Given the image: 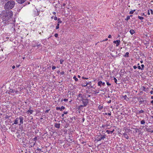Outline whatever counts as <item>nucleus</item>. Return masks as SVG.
Listing matches in <instances>:
<instances>
[{
    "label": "nucleus",
    "mask_w": 153,
    "mask_h": 153,
    "mask_svg": "<svg viewBox=\"0 0 153 153\" xmlns=\"http://www.w3.org/2000/svg\"><path fill=\"white\" fill-rule=\"evenodd\" d=\"M13 15V12L11 11H3L1 13V16L3 21H7L11 18Z\"/></svg>",
    "instance_id": "1"
},
{
    "label": "nucleus",
    "mask_w": 153,
    "mask_h": 153,
    "mask_svg": "<svg viewBox=\"0 0 153 153\" xmlns=\"http://www.w3.org/2000/svg\"><path fill=\"white\" fill-rule=\"evenodd\" d=\"M15 4V3L14 1H8L6 3L4 6V8L7 10L11 9L14 7Z\"/></svg>",
    "instance_id": "2"
},
{
    "label": "nucleus",
    "mask_w": 153,
    "mask_h": 153,
    "mask_svg": "<svg viewBox=\"0 0 153 153\" xmlns=\"http://www.w3.org/2000/svg\"><path fill=\"white\" fill-rule=\"evenodd\" d=\"M140 56L141 55L140 51L137 48H134V56H135L134 58L137 59H138Z\"/></svg>",
    "instance_id": "3"
},
{
    "label": "nucleus",
    "mask_w": 153,
    "mask_h": 153,
    "mask_svg": "<svg viewBox=\"0 0 153 153\" xmlns=\"http://www.w3.org/2000/svg\"><path fill=\"white\" fill-rule=\"evenodd\" d=\"M85 97V96L84 94H83L81 93L79 94L77 97V99L80 101L83 100Z\"/></svg>",
    "instance_id": "4"
},
{
    "label": "nucleus",
    "mask_w": 153,
    "mask_h": 153,
    "mask_svg": "<svg viewBox=\"0 0 153 153\" xmlns=\"http://www.w3.org/2000/svg\"><path fill=\"white\" fill-rule=\"evenodd\" d=\"M84 107L86 106L88 103V100L87 98L84 99L83 100H82Z\"/></svg>",
    "instance_id": "5"
},
{
    "label": "nucleus",
    "mask_w": 153,
    "mask_h": 153,
    "mask_svg": "<svg viewBox=\"0 0 153 153\" xmlns=\"http://www.w3.org/2000/svg\"><path fill=\"white\" fill-rule=\"evenodd\" d=\"M105 137V135H102L99 136L97 138V140L98 141H100L102 140H104Z\"/></svg>",
    "instance_id": "6"
},
{
    "label": "nucleus",
    "mask_w": 153,
    "mask_h": 153,
    "mask_svg": "<svg viewBox=\"0 0 153 153\" xmlns=\"http://www.w3.org/2000/svg\"><path fill=\"white\" fill-rule=\"evenodd\" d=\"M135 133H137V134H139L141 133V130L140 129L137 128H134V132Z\"/></svg>",
    "instance_id": "7"
},
{
    "label": "nucleus",
    "mask_w": 153,
    "mask_h": 153,
    "mask_svg": "<svg viewBox=\"0 0 153 153\" xmlns=\"http://www.w3.org/2000/svg\"><path fill=\"white\" fill-rule=\"evenodd\" d=\"M134 112H135L136 113V116H137V115H138L139 114H140V113H143L144 112V111L143 110H140V111L137 110V111H134Z\"/></svg>",
    "instance_id": "8"
},
{
    "label": "nucleus",
    "mask_w": 153,
    "mask_h": 153,
    "mask_svg": "<svg viewBox=\"0 0 153 153\" xmlns=\"http://www.w3.org/2000/svg\"><path fill=\"white\" fill-rule=\"evenodd\" d=\"M138 100L140 103V104H144V102H146V100H143V99L142 98H140Z\"/></svg>",
    "instance_id": "9"
},
{
    "label": "nucleus",
    "mask_w": 153,
    "mask_h": 153,
    "mask_svg": "<svg viewBox=\"0 0 153 153\" xmlns=\"http://www.w3.org/2000/svg\"><path fill=\"white\" fill-rule=\"evenodd\" d=\"M31 107L29 108V109L26 112V113L27 114H28L29 115H30L32 114L33 113V110H31L30 109Z\"/></svg>",
    "instance_id": "10"
},
{
    "label": "nucleus",
    "mask_w": 153,
    "mask_h": 153,
    "mask_svg": "<svg viewBox=\"0 0 153 153\" xmlns=\"http://www.w3.org/2000/svg\"><path fill=\"white\" fill-rule=\"evenodd\" d=\"M120 41V40H117L116 41H114L113 42V43L114 44H116V46H118L119 45Z\"/></svg>",
    "instance_id": "11"
},
{
    "label": "nucleus",
    "mask_w": 153,
    "mask_h": 153,
    "mask_svg": "<svg viewBox=\"0 0 153 153\" xmlns=\"http://www.w3.org/2000/svg\"><path fill=\"white\" fill-rule=\"evenodd\" d=\"M16 1L19 4H22L24 3L26 0H16Z\"/></svg>",
    "instance_id": "12"
},
{
    "label": "nucleus",
    "mask_w": 153,
    "mask_h": 153,
    "mask_svg": "<svg viewBox=\"0 0 153 153\" xmlns=\"http://www.w3.org/2000/svg\"><path fill=\"white\" fill-rule=\"evenodd\" d=\"M19 120V118H16L15 120L14 121V123L12 124V125H13L14 124H18V121Z\"/></svg>",
    "instance_id": "13"
},
{
    "label": "nucleus",
    "mask_w": 153,
    "mask_h": 153,
    "mask_svg": "<svg viewBox=\"0 0 153 153\" xmlns=\"http://www.w3.org/2000/svg\"><path fill=\"white\" fill-rule=\"evenodd\" d=\"M20 120V123L21 124H22L23 123V120H24L23 117H20L19 118Z\"/></svg>",
    "instance_id": "14"
},
{
    "label": "nucleus",
    "mask_w": 153,
    "mask_h": 153,
    "mask_svg": "<svg viewBox=\"0 0 153 153\" xmlns=\"http://www.w3.org/2000/svg\"><path fill=\"white\" fill-rule=\"evenodd\" d=\"M60 124L56 123L55 124V127L57 128H60Z\"/></svg>",
    "instance_id": "15"
},
{
    "label": "nucleus",
    "mask_w": 153,
    "mask_h": 153,
    "mask_svg": "<svg viewBox=\"0 0 153 153\" xmlns=\"http://www.w3.org/2000/svg\"><path fill=\"white\" fill-rule=\"evenodd\" d=\"M114 131V129H113L112 131H110L109 130H107L106 132H107L108 134H109L110 133H112Z\"/></svg>",
    "instance_id": "16"
},
{
    "label": "nucleus",
    "mask_w": 153,
    "mask_h": 153,
    "mask_svg": "<svg viewBox=\"0 0 153 153\" xmlns=\"http://www.w3.org/2000/svg\"><path fill=\"white\" fill-rule=\"evenodd\" d=\"M88 85H91V82H86V85H83V86L85 87L86 86Z\"/></svg>",
    "instance_id": "17"
},
{
    "label": "nucleus",
    "mask_w": 153,
    "mask_h": 153,
    "mask_svg": "<svg viewBox=\"0 0 153 153\" xmlns=\"http://www.w3.org/2000/svg\"><path fill=\"white\" fill-rule=\"evenodd\" d=\"M15 92H16L15 91L12 89H10L9 91V92L11 93H13Z\"/></svg>",
    "instance_id": "18"
},
{
    "label": "nucleus",
    "mask_w": 153,
    "mask_h": 153,
    "mask_svg": "<svg viewBox=\"0 0 153 153\" xmlns=\"http://www.w3.org/2000/svg\"><path fill=\"white\" fill-rule=\"evenodd\" d=\"M102 82L101 81H99L98 82V85L99 86H101V84H102Z\"/></svg>",
    "instance_id": "19"
},
{
    "label": "nucleus",
    "mask_w": 153,
    "mask_h": 153,
    "mask_svg": "<svg viewBox=\"0 0 153 153\" xmlns=\"http://www.w3.org/2000/svg\"><path fill=\"white\" fill-rule=\"evenodd\" d=\"M130 32L131 34H133L134 33V30L132 29L130 31Z\"/></svg>",
    "instance_id": "20"
},
{
    "label": "nucleus",
    "mask_w": 153,
    "mask_h": 153,
    "mask_svg": "<svg viewBox=\"0 0 153 153\" xmlns=\"http://www.w3.org/2000/svg\"><path fill=\"white\" fill-rule=\"evenodd\" d=\"M129 53L128 52H126L124 55V56L126 57H128V54Z\"/></svg>",
    "instance_id": "21"
},
{
    "label": "nucleus",
    "mask_w": 153,
    "mask_h": 153,
    "mask_svg": "<svg viewBox=\"0 0 153 153\" xmlns=\"http://www.w3.org/2000/svg\"><path fill=\"white\" fill-rule=\"evenodd\" d=\"M140 123L141 124H144L145 123V121L144 120H143L140 122Z\"/></svg>",
    "instance_id": "22"
},
{
    "label": "nucleus",
    "mask_w": 153,
    "mask_h": 153,
    "mask_svg": "<svg viewBox=\"0 0 153 153\" xmlns=\"http://www.w3.org/2000/svg\"><path fill=\"white\" fill-rule=\"evenodd\" d=\"M138 18L140 20H143V19H144V18L143 17H142V16H138Z\"/></svg>",
    "instance_id": "23"
},
{
    "label": "nucleus",
    "mask_w": 153,
    "mask_h": 153,
    "mask_svg": "<svg viewBox=\"0 0 153 153\" xmlns=\"http://www.w3.org/2000/svg\"><path fill=\"white\" fill-rule=\"evenodd\" d=\"M65 108V107L63 106H62L61 107H60V110L61 111H62V110L63 109H64Z\"/></svg>",
    "instance_id": "24"
},
{
    "label": "nucleus",
    "mask_w": 153,
    "mask_h": 153,
    "mask_svg": "<svg viewBox=\"0 0 153 153\" xmlns=\"http://www.w3.org/2000/svg\"><path fill=\"white\" fill-rule=\"evenodd\" d=\"M73 79H74L76 81H77L78 80V79L76 78V77L75 76L73 77Z\"/></svg>",
    "instance_id": "25"
},
{
    "label": "nucleus",
    "mask_w": 153,
    "mask_h": 153,
    "mask_svg": "<svg viewBox=\"0 0 153 153\" xmlns=\"http://www.w3.org/2000/svg\"><path fill=\"white\" fill-rule=\"evenodd\" d=\"M58 24H59L62 23V21L60 20L59 19H58Z\"/></svg>",
    "instance_id": "26"
},
{
    "label": "nucleus",
    "mask_w": 153,
    "mask_h": 153,
    "mask_svg": "<svg viewBox=\"0 0 153 153\" xmlns=\"http://www.w3.org/2000/svg\"><path fill=\"white\" fill-rule=\"evenodd\" d=\"M59 24H58L57 26L56 27V29L57 30V29H58L59 28Z\"/></svg>",
    "instance_id": "27"
},
{
    "label": "nucleus",
    "mask_w": 153,
    "mask_h": 153,
    "mask_svg": "<svg viewBox=\"0 0 153 153\" xmlns=\"http://www.w3.org/2000/svg\"><path fill=\"white\" fill-rule=\"evenodd\" d=\"M114 82L116 84H117V79L115 77L114 78Z\"/></svg>",
    "instance_id": "28"
},
{
    "label": "nucleus",
    "mask_w": 153,
    "mask_h": 153,
    "mask_svg": "<svg viewBox=\"0 0 153 153\" xmlns=\"http://www.w3.org/2000/svg\"><path fill=\"white\" fill-rule=\"evenodd\" d=\"M10 117V116H9L7 115H6L5 117V119H7L9 118Z\"/></svg>",
    "instance_id": "29"
},
{
    "label": "nucleus",
    "mask_w": 153,
    "mask_h": 153,
    "mask_svg": "<svg viewBox=\"0 0 153 153\" xmlns=\"http://www.w3.org/2000/svg\"><path fill=\"white\" fill-rule=\"evenodd\" d=\"M36 150H37L39 152H42L43 151H42L41 150V149H39V148H38L37 149H36Z\"/></svg>",
    "instance_id": "30"
},
{
    "label": "nucleus",
    "mask_w": 153,
    "mask_h": 153,
    "mask_svg": "<svg viewBox=\"0 0 153 153\" xmlns=\"http://www.w3.org/2000/svg\"><path fill=\"white\" fill-rule=\"evenodd\" d=\"M134 12H135L134 13H135L136 14H137L139 13V10H137V11H136L135 10H134Z\"/></svg>",
    "instance_id": "31"
},
{
    "label": "nucleus",
    "mask_w": 153,
    "mask_h": 153,
    "mask_svg": "<svg viewBox=\"0 0 153 153\" xmlns=\"http://www.w3.org/2000/svg\"><path fill=\"white\" fill-rule=\"evenodd\" d=\"M141 68H142V70H143V68H144V65H143V64H142L141 65Z\"/></svg>",
    "instance_id": "32"
},
{
    "label": "nucleus",
    "mask_w": 153,
    "mask_h": 153,
    "mask_svg": "<svg viewBox=\"0 0 153 153\" xmlns=\"http://www.w3.org/2000/svg\"><path fill=\"white\" fill-rule=\"evenodd\" d=\"M123 98H124V99H125V100H127V99H128V98L126 96V95H125L124 96H123Z\"/></svg>",
    "instance_id": "33"
},
{
    "label": "nucleus",
    "mask_w": 153,
    "mask_h": 153,
    "mask_svg": "<svg viewBox=\"0 0 153 153\" xmlns=\"http://www.w3.org/2000/svg\"><path fill=\"white\" fill-rule=\"evenodd\" d=\"M130 16H128L125 20H128L130 19Z\"/></svg>",
    "instance_id": "34"
},
{
    "label": "nucleus",
    "mask_w": 153,
    "mask_h": 153,
    "mask_svg": "<svg viewBox=\"0 0 153 153\" xmlns=\"http://www.w3.org/2000/svg\"><path fill=\"white\" fill-rule=\"evenodd\" d=\"M56 67L55 66H53L52 68V69L53 70H54L55 69H56Z\"/></svg>",
    "instance_id": "35"
},
{
    "label": "nucleus",
    "mask_w": 153,
    "mask_h": 153,
    "mask_svg": "<svg viewBox=\"0 0 153 153\" xmlns=\"http://www.w3.org/2000/svg\"><path fill=\"white\" fill-rule=\"evenodd\" d=\"M137 68L139 69H141L142 70V68L140 66L138 65L137 66Z\"/></svg>",
    "instance_id": "36"
},
{
    "label": "nucleus",
    "mask_w": 153,
    "mask_h": 153,
    "mask_svg": "<svg viewBox=\"0 0 153 153\" xmlns=\"http://www.w3.org/2000/svg\"><path fill=\"white\" fill-rule=\"evenodd\" d=\"M54 36L56 37H57L58 36V34L57 33H56L54 35Z\"/></svg>",
    "instance_id": "37"
},
{
    "label": "nucleus",
    "mask_w": 153,
    "mask_h": 153,
    "mask_svg": "<svg viewBox=\"0 0 153 153\" xmlns=\"http://www.w3.org/2000/svg\"><path fill=\"white\" fill-rule=\"evenodd\" d=\"M106 84H107V85H111V84H110L109 82H106Z\"/></svg>",
    "instance_id": "38"
},
{
    "label": "nucleus",
    "mask_w": 153,
    "mask_h": 153,
    "mask_svg": "<svg viewBox=\"0 0 153 153\" xmlns=\"http://www.w3.org/2000/svg\"><path fill=\"white\" fill-rule=\"evenodd\" d=\"M124 135L125 137H126V138H127V139H128V137L127 136V134H125Z\"/></svg>",
    "instance_id": "39"
},
{
    "label": "nucleus",
    "mask_w": 153,
    "mask_h": 153,
    "mask_svg": "<svg viewBox=\"0 0 153 153\" xmlns=\"http://www.w3.org/2000/svg\"><path fill=\"white\" fill-rule=\"evenodd\" d=\"M147 14L148 15H150V12H149V10H148Z\"/></svg>",
    "instance_id": "40"
},
{
    "label": "nucleus",
    "mask_w": 153,
    "mask_h": 153,
    "mask_svg": "<svg viewBox=\"0 0 153 153\" xmlns=\"http://www.w3.org/2000/svg\"><path fill=\"white\" fill-rule=\"evenodd\" d=\"M56 110H60V107H56Z\"/></svg>",
    "instance_id": "41"
},
{
    "label": "nucleus",
    "mask_w": 153,
    "mask_h": 153,
    "mask_svg": "<svg viewBox=\"0 0 153 153\" xmlns=\"http://www.w3.org/2000/svg\"><path fill=\"white\" fill-rule=\"evenodd\" d=\"M68 100V99H64L63 100V101L65 102L67 101Z\"/></svg>",
    "instance_id": "42"
},
{
    "label": "nucleus",
    "mask_w": 153,
    "mask_h": 153,
    "mask_svg": "<svg viewBox=\"0 0 153 153\" xmlns=\"http://www.w3.org/2000/svg\"><path fill=\"white\" fill-rule=\"evenodd\" d=\"M54 20H56L57 19V18L55 16L54 17Z\"/></svg>",
    "instance_id": "43"
},
{
    "label": "nucleus",
    "mask_w": 153,
    "mask_h": 153,
    "mask_svg": "<svg viewBox=\"0 0 153 153\" xmlns=\"http://www.w3.org/2000/svg\"><path fill=\"white\" fill-rule=\"evenodd\" d=\"M63 62V60H60V63L61 64H62V63Z\"/></svg>",
    "instance_id": "44"
},
{
    "label": "nucleus",
    "mask_w": 153,
    "mask_h": 153,
    "mask_svg": "<svg viewBox=\"0 0 153 153\" xmlns=\"http://www.w3.org/2000/svg\"><path fill=\"white\" fill-rule=\"evenodd\" d=\"M150 11L151 13L152 14H153V10H150Z\"/></svg>",
    "instance_id": "45"
},
{
    "label": "nucleus",
    "mask_w": 153,
    "mask_h": 153,
    "mask_svg": "<svg viewBox=\"0 0 153 153\" xmlns=\"http://www.w3.org/2000/svg\"><path fill=\"white\" fill-rule=\"evenodd\" d=\"M60 74H62V75H63V74H64V72H63V71H62V72H60Z\"/></svg>",
    "instance_id": "46"
},
{
    "label": "nucleus",
    "mask_w": 153,
    "mask_h": 153,
    "mask_svg": "<svg viewBox=\"0 0 153 153\" xmlns=\"http://www.w3.org/2000/svg\"><path fill=\"white\" fill-rule=\"evenodd\" d=\"M37 140V137H35L34 138H33V140Z\"/></svg>",
    "instance_id": "47"
},
{
    "label": "nucleus",
    "mask_w": 153,
    "mask_h": 153,
    "mask_svg": "<svg viewBox=\"0 0 153 153\" xmlns=\"http://www.w3.org/2000/svg\"><path fill=\"white\" fill-rule=\"evenodd\" d=\"M82 78L83 79H88V78H85L83 76L82 77Z\"/></svg>",
    "instance_id": "48"
},
{
    "label": "nucleus",
    "mask_w": 153,
    "mask_h": 153,
    "mask_svg": "<svg viewBox=\"0 0 153 153\" xmlns=\"http://www.w3.org/2000/svg\"><path fill=\"white\" fill-rule=\"evenodd\" d=\"M111 37V35H109L108 36V38H110Z\"/></svg>",
    "instance_id": "49"
},
{
    "label": "nucleus",
    "mask_w": 153,
    "mask_h": 153,
    "mask_svg": "<svg viewBox=\"0 0 153 153\" xmlns=\"http://www.w3.org/2000/svg\"><path fill=\"white\" fill-rule=\"evenodd\" d=\"M133 11L130 12V13H129L130 14H133Z\"/></svg>",
    "instance_id": "50"
},
{
    "label": "nucleus",
    "mask_w": 153,
    "mask_h": 153,
    "mask_svg": "<svg viewBox=\"0 0 153 153\" xmlns=\"http://www.w3.org/2000/svg\"><path fill=\"white\" fill-rule=\"evenodd\" d=\"M111 102V100H109V101H108L107 102L108 103H110Z\"/></svg>",
    "instance_id": "51"
},
{
    "label": "nucleus",
    "mask_w": 153,
    "mask_h": 153,
    "mask_svg": "<svg viewBox=\"0 0 153 153\" xmlns=\"http://www.w3.org/2000/svg\"><path fill=\"white\" fill-rule=\"evenodd\" d=\"M16 67L19 68L20 66V65H16Z\"/></svg>",
    "instance_id": "52"
},
{
    "label": "nucleus",
    "mask_w": 153,
    "mask_h": 153,
    "mask_svg": "<svg viewBox=\"0 0 153 153\" xmlns=\"http://www.w3.org/2000/svg\"><path fill=\"white\" fill-rule=\"evenodd\" d=\"M68 113V112L67 111L66 112H64V114H67Z\"/></svg>",
    "instance_id": "53"
},
{
    "label": "nucleus",
    "mask_w": 153,
    "mask_h": 153,
    "mask_svg": "<svg viewBox=\"0 0 153 153\" xmlns=\"http://www.w3.org/2000/svg\"><path fill=\"white\" fill-rule=\"evenodd\" d=\"M150 93L151 94H153V91H150Z\"/></svg>",
    "instance_id": "54"
},
{
    "label": "nucleus",
    "mask_w": 153,
    "mask_h": 153,
    "mask_svg": "<svg viewBox=\"0 0 153 153\" xmlns=\"http://www.w3.org/2000/svg\"><path fill=\"white\" fill-rule=\"evenodd\" d=\"M15 68V67L14 65H13V66L12 67V68L13 69H14Z\"/></svg>",
    "instance_id": "55"
},
{
    "label": "nucleus",
    "mask_w": 153,
    "mask_h": 153,
    "mask_svg": "<svg viewBox=\"0 0 153 153\" xmlns=\"http://www.w3.org/2000/svg\"><path fill=\"white\" fill-rule=\"evenodd\" d=\"M107 114H108V115H109V116H110V115H111V112L109 113H108Z\"/></svg>",
    "instance_id": "56"
},
{
    "label": "nucleus",
    "mask_w": 153,
    "mask_h": 153,
    "mask_svg": "<svg viewBox=\"0 0 153 153\" xmlns=\"http://www.w3.org/2000/svg\"><path fill=\"white\" fill-rule=\"evenodd\" d=\"M85 120V118H83L82 119V122H84Z\"/></svg>",
    "instance_id": "57"
},
{
    "label": "nucleus",
    "mask_w": 153,
    "mask_h": 153,
    "mask_svg": "<svg viewBox=\"0 0 153 153\" xmlns=\"http://www.w3.org/2000/svg\"><path fill=\"white\" fill-rule=\"evenodd\" d=\"M137 68V66H134V69H136Z\"/></svg>",
    "instance_id": "58"
},
{
    "label": "nucleus",
    "mask_w": 153,
    "mask_h": 153,
    "mask_svg": "<svg viewBox=\"0 0 153 153\" xmlns=\"http://www.w3.org/2000/svg\"><path fill=\"white\" fill-rule=\"evenodd\" d=\"M83 106V105H80L79 106V108H80V107Z\"/></svg>",
    "instance_id": "59"
},
{
    "label": "nucleus",
    "mask_w": 153,
    "mask_h": 153,
    "mask_svg": "<svg viewBox=\"0 0 153 153\" xmlns=\"http://www.w3.org/2000/svg\"><path fill=\"white\" fill-rule=\"evenodd\" d=\"M102 85H105V82H102Z\"/></svg>",
    "instance_id": "60"
},
{
    "label": "nucleus",
    "mask_w": 153,
    "mask_h": 153,
    "mask_svg": "<svg viewBox=\"0 0 153 153\" xmlns=\"http://www.w3.org/2000/svg\"><path fill=\"white\" fill-rule=\"evenodd\" d=\"M141 16H144V15H145V14L144 13H143L141 14Z\"/></svg>",
    "instance_id": "61"
},
{
    "label": "nucleus",
    "mask_w": 153,
    "mask_h": 153,
    "mask_svg": "<svg viewBox=\"0 0 153 153\" xmlns=\"http://www.w3.org/2000/svg\"><path fill=\"white\" fill-rule=\"evenodd\" d=\"M53 13L54 15H55L56 14V13L55 12H53Z\"/></svg>",
    "instance_id": "62"
},
{
    "label": "nucleus",
    "mask_w": 153,
    "mask_h": 153,
    "mask_svg": "<svg viewBox=\"0 0 153 153\" xmlns=\"http://www.w3.org/2000/svg\"><path fill=\"white\" fill-rule=\"evenodd\" d=\"M64 114H62V115H61V116H62V117H64Z\"/></svg>",
    "instance_id": "63"
},
{
    "label": "nucleus",
    "mask_w": 153,
    "mask_h": 153,
    "mask_svg": "<svg viewBox=\"0 0 153 153\" xmlns=\"http://www.w3.org/2000/svg\"><path fill=\"white\" fill-rule=\"evenodd\" d=\"M151 103L153 105V100L152 101H151Z\"/></svg>",
    "instance_id": "64"
}]
</instances>
